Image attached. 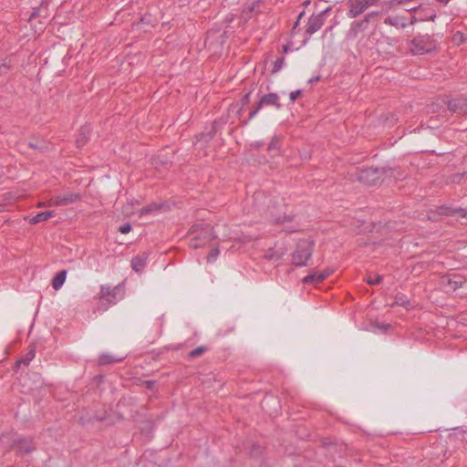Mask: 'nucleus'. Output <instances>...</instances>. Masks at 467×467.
I'll list each match as a JSON object with an SVG mask.
<instances>
[{"label":"nucleus","instance_id":"nucleus-39","mask_svg":"<svg viewBox=\"0 0 467 467\" xmlns=\"http://www.w3.org/2000/svg\"><path fill=\"white\" fill-rule=\"evenodd\" d=\"M374 327L378 329H380V330H387L389 327H390V326L389 324H384V323H376L374 325Z\"/></svg>","mask_w":467,"mask_h":467},{"label":"nucleus","instance_id":"nucleus-35","mask_svg":"<svg viewBox=\"0 0 467 467\" xmlns=\"http://www.w3.org/2000/svg\"><path fill=\"white\" fill-rule=\"evenodd\" d=\"M261 109H258V104L256 105L255 109L254 110H252L249 114V117H248V119L244 120L243 122V125H246L248 123L249 120H251L252 119H254L256 114L259 112Z\"/></svg>","mask_w":467,"mask_h":467},{"label":"nucleus","instance_id":"nucleus-2","mask_svg":"<svg viewBox=\"0 0 467 467\" xmlns=\"http://www.w3.org/2000/svg\"><path fill=\"white\" fill-rule=\"evenodd\" d=\"M437 47V43L430 35H418L410 42V50L412 55L431 53Z\"/></svg>","mask_w":467,"mask_h":467},{"label":"nucleus","instance_id":"nucleus-38","mask_svg":"<svg viewBox=\"0 0 467 467\" xmlns=\"http://www.w3.org/2000/svg\"><path fill=\"white\" fill-rule=\"evenodd\" d=\"M446 213L447 214L460 213L462 217H467V211H465L464 209H462V208L447 212Z\"/></svg>","mask_w":467,"mask_h":467},{"label":"nucleus","instance_id":"nucleus-41","mask_svg":"<svg viewBox=\"0 0 467 467\" xmlns=\"http://www.w3.org/2000/svg\"><path fill=\"white\" fill-rule=\"evenodd\" d=\"M428 21H434L435 20V17H436V12L434 9L431 8V10H429V16H428Z\"/></svg>","mask_w":467,"mask_h":467},{"label":"nucleus","instance_id":"nucleus-7","mask_svg":"<svg viewBox=\"0 0 467 467\" xmlns=\"http://www.w3.org/2000/svg\"><path fill=\"white\" fill-rule=\"evenodd\" d=\"M331 7L328 6L317 15H312L307 21L306 34L311 36L317 32L325 24V15L330 12Z\"/></svg>","mask_w":467,"mask_h":467},{"label":"nucleus","instance_id":"nucleus-16","mask_svg":"<svg viewBox=\"0 0 467 467\" xmlns=\"http://www.w3.org/2000/svg\"><path fill=\"white\" fill-rule=\"evenodd\" d=\"M146 264H147V255H145V254H139V255L133 257L131 260V267L137 273H140L143 270V268L145 267Z\"/></svg>","mask_w":467,"mask_h":467},{"label":"nucleus","instance_id":"nucleus-24","mask_svg":"<svg viewBox=\"0 0 467 467\" xmlns=\"http://www.w3.org/2000/svg\"><path fill=\"white\" fill-rule=\"evenodd\" d=\"M395 304L402 306H409L410 302L405 295L398 294L395 297Z\"/></svg>","mask_w":467,"mask_h":467},{"label":"nucleus","instance_id":"nucleus-23","mask_svg":"<svg viewBox=\"0 0 467 467\" xmlns=\"http://www.w3.org/2000/svg\"><path fill=\"white\" fill-rule=\"evenodd\" d=\"M160 209V206L156 203H151L150 205H147L145 207H142L140 211V216L141 215H144V214H149V213H152L156 211H158Z\"/></svg>","mask_w":467,"mask_h":467},{"label":"nucleus","instance_id":"nucleus-19","mask_svg":"<svg viewBox=\"0 0 467 467\" xmlns=\"http://www.w3.org/2000/svg\"><path fill=\"white\" fill-rule=\"evenodd\" d=\"M54 215H55V212L54 211L42 212V213H39L36 215L33 216L30 219V223H33V224L38 223L47 221V219L53 217Z\"/></svg>","mask_w":467,"mask_h":467},{"label":"nucleus","instance_id":"nucleus-42","mask_svg":"<svg viewBox=\"0 0 467 467\" xmlns=\"http://www.w3.org/2000/svg\"><path fill=\"white\" fill-rule=\"evenodd\" d=\"M422 9V7L420 5H418V6H414V7H411V8H409V9H406V11L408 12H412V13H417L419 15V12Z\"/></svg>","mask_w":467,"mask_h":467},{"label":"nucleus","instance_id":"nucleus-30","mask_svg":"<svg viewBox=\"0 0 467 467\" xmlns=\"http://www.w3.org/2000/svg\"><path fill=\"white\" fill-rule=\"evenodd\" d=\"M429 10H431V7H425V8H422L419 12V20L420 21H428Z\"/></svg>","mask_w":467,"mask_h":467},{"label":"nucleus","instance_id":"nucleus-36","mask_svg":"<svg viewBox=\"0 0 467 467\" xmlns=\"http://www.w3.org/2000/svg\"><path fill=\"white\" fill-rule=\"evenodd\" d=\"M379 12L378 11H372L370 13H368L365 16H364V20L368 23L374 16H379Z\"/></svg>","mask_w":467,"mask_h":467},{"label":"nucleus","instance_id":"nucleus-10","mask_svg":"<svg viewBox=\"0 0 467 467\" xmlns=\"http://www.w3.org/2000/svg\"><path fill=\"white\" fill-rule=\"evenodd\" d=\"M448 109L455 114L466 115L467 114V99L455 98L448 101Z\"/></svg>","mask_w":467,"mask_h":467},{"label":"nucleus","instance_id":"nucleus-50","mask_svg":"<svg viewBox=\"0 0 467 467\" xmlns=\"http://www.w3.org/2000/svg\"><path fill=\"white\" fill-rule=\"evenodd\" d=\"M160 161H161V163H164V164H167V163H168V161H167V160H165V161H164V160H161Z\"/></svg>","mask_w":467,"mask_h":467},{"label":"nucleus","instance_id":"nucleus-37","mask_svg":"<svg viewBox=\"0 0 467 467\" xmlns=\"http://www.w3.org/2000/svg\"><path fill=\"white\" fill-rule=\"evenodd\" d=\"M302 93V90L301 89H297V90H295V91H292L290 94H289V99H290V101L293 103L295 102V100L298 98V96Z\"/></svg>","mask_w":467,"mask_h":467},{"label":"nucleus","instance_id":"nucleus-5","mask_svg":"<svg viewBox=\"0 0 467 467\" xmlns=\"http://www.w3.org/2000/svg\"><path fill=\"white\" fill-rule=\"evenodd\" d=\"M379 0H348V16L355 18L362 14L369 6L377 5Z\"/></svg>","mask_w":467,"mask_h":467},{"label":"nucleus","instance_id":"nucleus-9","mask_svg":"<svg viewBox=\"0 0 467 467\" xmlns=\"http://www.w3.org/2000/svg\"><path fill=\"white\" fill-rule=\"evenodd\" d=\"M13 448L20 455L28 454L36 450L33 440L30 438H24L15 441Z\"/></svg>","mask_w":467,"mask_h":467},{"label":"nucleus","instance_id":"nucleus-52","mask_svg":"<svg viewBox=\"0 0 467 467\" xmlns=\"http://www.w3.org/2000/svg\"><path fill=\"white\" fill-rule=\"evenodd\" d=\"M36 16V13H32L30 19L33 18Z\"/></svg>","mask_w":467,"mask_h":467},{"label":"nucleus","instance_id":"nucleus-1","mask_svg":"<svg viewBox=\"0 0 467 467\" xmlns=\"http://www.w3.org/2000/svg\"><path fill=\"white\" fill-rule=\"evenodd\" d=\"M192 235L190 239V246L197 249L204 246L210 241L216 238L213 233V227L209 223L195 224L190 231Z\"/></svg>","mask_w":467,"mask_h":467},{"label":"nucleus","instance_id":"nucleus-13","mask_svg":"<svg viewBox=\"0 0 467 467\" xmlns=\"http://www.w3.org/2000/svg\"><path fill=\"white\" fill-rule=\"evenodd\" d=\"M116 287L111 289L109 286L101 285L100 288V300H105L109 304H115L116 302Z\"/></svg>","mask_w":467,"mask_h":467},{"label":"nucleus","instance_id":"nucleus-17","mask_svg":"<svg viewBox=\"0 0 467 467\" xmlns=\"http://www.w3.org/2000/svg\"><path fill=\"white\" fill-rule=\"evenodd\" d=\"M67 277V270L59 271L52 280V286L55 290H58L64 285Z\"/></svg>","mask_w":467,"mask_h":467},{"label":"nucleus","instance_id":"nucleus-21","mask_svg":"<svg viewBox=\"0 0 467 467\" xmlns=\"http://www.w3.org/2000/svg\"><path fill=\"white\" fill-rule=\"evenodd\" d=\"M368 23L364 19L356 20V21L351 23L350 32H352L354 35H357L358 32H360V31L365 29V27H366L365 26Z\"/></svg>","mask_w":467,"mask_h":467},{"label":"nucleus","instance_id":"nucleus-26","mask_svg":"<svg viewBox=\"0 0 467 467\" xmlns=\"http://www.w3.org/2000/svg\"><path fill=\"white\" fill-rule=\"evenodd\" d=\"M214 133H215L214 129H212L207 133L202 132L197 136V140H204L205 142H208L213 138Z\"/></svg>","mask_w":467,"mask_h":467},{"label":"nucleus","instance_id":"nucleus-20","mask_svg":"<svg viewBox=\"0 0 467 467\" xmlns=\"http://www.w3.org/2000/svg\"><path fill=\"white\" fill-rule=\"evenodd\" d=\"M124 358H116V357H113L111 355H109V354H101L99 358V364L100 366H105V365H109V364H112V363H115V362H119L123 359Z\"/></svg>","mask_w":467,"mask_h":467},{"label":"nucleus","instance_id":"nucleus-32","mask_svg":"<svg viewBox=\"0 0 467 467\" xmlns=\"http://www.w3.org/2000/svg\"><path fill=\"white\" fill-rule=\"evenodd\" d=\"M131 230V225L129 223L121 224L119 228V232L121 234H129Z\"/></svg>","mask_w":467,"mask_h":467},{"label":"nucleus","instance_id":"nucleus-28","mask_svg":"<svg viewBox=\"0 0 467 467\" xmlns=\"http://www.w3.org/2000/svg\"><path fill=\"white\" fill-rule=\"evenodd\" d=\"M28 146L32 149H37L40 150L47 149L43 140L29 141Z\"/></svg>","mask_w":467,"mask_h":467},{"label":"nucleus","instance_id":"nucleus-4","mask_svg":"<svg viewBox=\"0 0 467 467\" xmlns=\"http://www.w3.org/2000/svg\"><path fill=\"white\" fill-rule=\"evenodd\" d=\"M314 244L306 239L300 240L292 254V263L296 266L307 265L313 254Z\"/></svg>","mask_w":467,"mask_h":467},{"label":"nucleus","instance_id":"nucleus-27","mask_svg":"<svg viewBox=\"0 0 467 467\" xmlns=\"http://www.w3.org/2000/svg\"><path fill=\"white\" fill-rule=\"evenodd\" d=\"M284 63H285V57H278L275 62H274V65H273V69H272V73L273 74H275L277 73L278 71L281 70V68L283 67L284 66Z\"/></svg>","mask_w":467,"mask_h":467},{"label":"nucleus","instance_id":"nucleus-49","mask_svg":"<svg viewBox=\"0 0 467 467\" xmlns=\"http://www.w3.org/2000/svg\"><path fill=\"white\" fill-rule=\"evenodd\" d=\"M298 24H299V21H298V20H296V22L295 23V26H294V27H293V30H294V29H296V27L298 26Z\"/></svg>","mask_w":467,"mask_h":467},{"label":"nucleus","instance_id":"nucleus-22","mask_svg":"<svg viewBox=\"0 0 467 467\" xmlns=\"http://www.w3.org/2000/svg\"><path fill=\"white\" fill-rule=\"evenodd\" d=\"M283 255H284V252H275L274 250V248H270L266 251L265 257L267 260L277 261V260L281 259L283 257Z\"/></svg>","mask_w":467,"mask_h":467},{"label":"nucleus","instance_id":"nucleus-47","mask_svg":"<svg viewBox=\"0 0 467 467\" xmlns=\"http://www.w3.org/2000/svg\"><path fill=\"white\" fill-rule=\"evenodd\" d=\"M437 1L441 4H447L450 0H437Z\"/></svg>","mask_w":467,"mask_h":467},{"label":"nucleus","instance_id":"nucleus-33","mask_svg":"<svg viewBox=\"0 0 467 467\" xmlns=\"http://www.w3.org/2000/svg\"><path fill=\"white\" fill-rule=\"evenodd\" d=\"M278 147H279V140L276 137H274L268 145V150H275Z\"/></svg>","mask_w":467,"mask_h":467},{"label":"nucleus","instance_id":"nucleus-43","mask_svg":"<svg viewBox=\"0 0 467 467\" xmlns=\"http://www.w3.org/2000/svg\"><path fill=\"white\" fill-rule=\"evenodd\" d=\"M155 382L153 380H147L145 381V385L147 387V389H151L153 388Z\"/></svg>","mask_w":467,"mask_h":467},{"label":"nucleus","instance_id":"nucleus-45","mask_svg":"<svg viewBox=\"0 0 467 467\" xmlns=\"http://www.w3.org/2000/svg\"><path fill=\"white\" fill-rule=\"evenodd\" d=\"M249 97H250V93H246V94L244 96V98H243V99H242L243 104H245V103H247V102L249 101Z\"/></svg>","mask_w":467,"mask_h":467},{"label":"nucleus","instance_id":"nucleus-40","mask_svg":"<svg viewBox=\"0 0 467 467\" xmlns=\"http://www.w3.org/2000/svg\"><path fill=\"white\" fill-rule=\"evenodd\" d=\"M8 66L4 60H0V74H4L7 71Z\"/></svg>","mask_w":467,"mask_h":467},{"label":"nucleus","instance_id":"nucleus-8","mask_svg":"<svg viewBox=\"0 0 467 467\" xmlns=\"http://www.w3.org/2000/svg\"><path fill=\"white\" fill-rule=\"evenodd\" d=\"M80 198L79 194L74 192H67L62 195H57L50 200L49 205L67 206L71 204Z\"/></svg>","mask_w":467,"mask_h":467},{"label":"nucleus","instance_id":"nucleus-48","mask_svg":"<svg viewBox=\"0 0 467 467\" xmlns=\"http://www.w3.org/2000/svg\"><path fill=\"white\" fill-rule=\"evenodd\" d=\"M283 48H284V52L285 53H286L288 51V47L287 46H284Z\"/></svg>","mask_w":467,"mask_h":467},{"label":"nucleus","instance_id":"nucleus-6","mask_svg":"<svg viewBox=\"0 0 467 467\" xmlns=\"http://www.w3.org/2000/svg\"><path fill=\"white\" fill-rule=\"evenodd\" d=\"M466 282L464 276L458 274H451L441 277V285L446 292H453L462 287Z\"/></svg>","mask_w":467,"mask_h":467},{"label":"nucleus","instance_id":"nucleus-44","mask_svg":"<svg viewBox=\"0 0 467 467\" xmlns=\"http://www.w3.org/2000/svg\"><path fill=\"white\" fill-rule=\"evenodd\" d=\"M419 21H420V20H419V16H411V18H410V25H414L415 23H417V22H419Z\"/></svg>","mask_w":467,"mask_h":467},{"label":"nucleus","instance_id":"nucleus-12","mask_svg":"<svg viewBox=\"0 0 467 467\" xmlns=\"http://www.w3.org/2000/svg\"><path fill=\"white\" fill-rule=\"evenodd\" d=\"M329 275H330V272H328V271L309 274L302 279V282L306 285L319 284V283L323 282Z\"/></svg>","mask_w":467,"mask_h":467},{"label":"nucleus","instance_id":"nucleus-34","mask_svg":"<svg viewBox=\"0 0 467 467\" xmlns=\"http://www.w3.org/2000/svg\"><path fill=\"white\" fill-rule=\"evenodd\" d=\"M293 218H294V217H293V216H291V215H284L283 217H278V218H276V219H275V223H280V224H282V223H285V222H291V221H293Z\"/></svg>","mask_w":467,"mask_h":467},{"label":"nucleus","instance_id":"nucleus-25","mask_svg":"<svg viewBox=\"0 0 467 467\" xmlns=\"http://www.w3.org/2000/svg\"><path fill=\"white\" fill-rule=\"evenodd\" d=\"M205 351H206V348L204 346H200V347L192 349V351H190L189 357L191 358H196L202 356Z\"/></svg>","mask_w":467,"mask_h":467},{"label":"nucleus","instance_id":"nucleus-31","mask_svg":"<svg viewBox=\"0 0 467 467\" xmlns=\"http://www.w3.org/2000/svg\"><path fill=\"white\" fill-rule=\"evenodd\" d=\"M382 281V276L381 275H374V276H368L367 278V282L369 284V285H378L379 284L380 282Z\"/></svg>","mask_w":467,"mask_h":467},{"label":"nucleus","instance_id":"nucleus-11","mask_svg":"<svg viewBox=\"0 0 467 467\" xmlns=\"http://www.w3.org/2000/svg\"><path fill=\"white\" fill-rule=\"evenodd\" d=\"M258 109L264 107H275L276 109H280L282 105L279 102V96L276 93H267L261 97L258 101Z\"/></svg>","mask_w":467,"mask_h":467},{"label":"nucleus","instance_id":"nucleus-29","mask_svg":"<svg viewBox=\"0 0 467 467\" xmlns=\"http://www.w3.org/2000/svg\"><path fill=\"white\" fill-rule=\"evenodd\" d=\"M220 254V251L218 248H214L213 249L209 254L206 256V259H207V262L208 263H213L216 260L217 256L219 255Z\"/></svg>","mask_w":467,"mask_h":467},{"label":"nucleus","instance_id":"nucleus-51","mask_svg":"<svg viewBox=\"0 0 467 467\" xmlns=\"http://www.w3.org/2000/svg\"><path fill=\"white\" fill-rule=\"evenodd\" d=\"M256 198H259L261 196L260 192L255 193Z\"/></svg>","mask_w":467,"mask_h":467},{"label":"nucleus","instance_id":"nucleus-3","mask_svg":"<svg viewBox=\"0 0 467 467\" xmlns=\"http://www.w3.org/2000/svg\"><path fill=\"white\" fill-rule=\"evenodd\" d=\"M387 170L385 168L368 167L366 169H357L354 175L358 182L372 186L381 182Z\"/></svg>","mask_w":467,"mask_h":467},{"label":"nucleus","instance_id":"nucleus-46","mask_svg":"<svg viewBox=\"0 0 467 467\" xmlns=\"http://www.w3.org/2000/svg\"><path fill=\"white\" fill-rule=\"evenodd\" d=\"M304 15H305V12H304V11H303V12H301V13L299 14L298 17H297V20H298V21H300V19L304 16Z\"/></svg>","mask_w":467,"mask_h":467},{"label":"nucleus","instance_id":"nucleus-14","mask_svg":"<svg viewBox=\"0 0 467 467\" xmlns=\"http://www.w3.org/2000/svg\"><path fill=\"white\" fill-rule=\"evenodd\" d=\"M91 128L89 125H85L80 128L79 134L77 138L76 143L78 148L85 146L88 140Z\"/></svg>","mask_w":467,"mask_h":467},{"label":"nucleus","instance_id":"nucleus-18","mask_svg":"<svg viewBox=\"0 0 467 467\" xmlns=\"http://www.w3.org/2000/svg\"><path fill=\"white\" fill-rule=\"evenodd\" d=\"M36 350L34 348H31L23 357H21L16 363L17 367H20L22 364L25 366H28L29 363L35 358Z\"/></svg>","mask_w":467,"mask_h":467},{"label":"nucleus","instance_id":"nucleus-15","mask_svg":"<svg viewBox=\"0 0 467 467\" xmlns=\"http://www.w3.org/2000/svg\"><path fill=\"white\" fill-rule=\"evenodd\" d=\"M384 24L401 28H405L408 26L405 17L400 16H388L385 18Z\"/></svg>","mask_w":467,"mask_h":467}]
</instances>
